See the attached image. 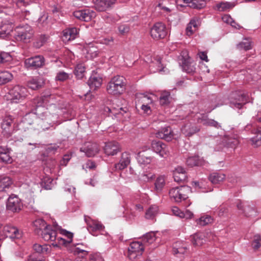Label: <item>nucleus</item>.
Segmentation results:
<instances>
[{
	"mask_svg": "<svg viewBox=\"0 0 261 261\" xmlns=\"http://www.w3.org/2000/svg\"><path fill=\"white\" fill-rule=\"evenodd\" d=\"M125 78L123 76L117 75L113 77L107 86V91L113 95H120L125 89Z\"/></svg>",
	"mask_w": 261,
	"mask_h": 261,
	"instance_id": "obj_1",
	"label": "nucleus"
},
{
	"mask_svg": "<svg viewBox=\"0 0 261 261\" xmlns=\"http://www.w3.org/2000/svg\"><path fill=\"white\" fill-rule=\"evenodd\" d=\"M191 193V188L189 186H182L172 188L169 192L171 199L175 202H180L186 200Z\"/></svg>",
	"mask_w": 261,
	"mask_h": 261,
	"instance_id": "obj_2",
	"label": "nucleus"
},
{
	"mask_svg": "<svg viewBox=\"0 0 261 261\" xmlns=\"http://www.w3.org/2000/svg\"><path fill=\"white\" fill-rule=\"evenodd\" d=\"M145 246L140 242L131 243L128 248L127 257L131 261H137L144 251Z\"/></svg>",
	"mask_w": 261,
	"mask_h": 261,
	"instance_id": "obj_3",
	"label": "nucleus"
},
{
	"mask_svg": "<svg viewBox=\"0 0 261 261\" xmlns=\"http://www.w3.org/2000/svg\"><path fill=\"white\" fill-rule=\"evenodd\" d=\"M167 33L165 25L162 22L155 23L150 29V34L154 40H159L166 37Z\"/></svg>",
	"mask_w": 261,
	"mask_h": 261,
	"instance_id": "obj_4",
	"label": "nucleus"
},
{
	"mask_svg": "<svg viewBox=\"0 0 261 261\" xmlns=\"http://www.w3.org/2000/svg\"><path fill=\"white\" fill-rule=\"evenodd\" d=\"M12 102H18L25 98L27 95V90L24 87L15 86L11 89L9 93Z\"/></svg>",
	"mask_w": 261,
	"mask_h": 261,
	"instance_id": "obj_5",
	"label": "nucleus"
},
{
	"mask_svg": "<svg viewBox=\"0 0 261 261\" xmlns=\"http://www.w3.org/2000/svg\"><path fill=\"white\" fill-rule=\"evenodd\" d=\"M16 31L17 35L15 38L18 41H29L33 35V31L28 25L18 27L16 28Z\"/></svg>",
	"mask_w": 261,
	"mask_h": 261,
	"instance_id": "obj_6",
	"label": "nucleus"
},
{
	"mask_svg": "<svg viewBox=\"0 0 261 261\" xmlns=\"http://www.w3.org/2000/svg\"><path fill=\"white\" fill-rule=\"evenodd\" d=\"M206 0H176L178 9L189 6L193 8L201 9L205 5Z\"/></svg>",
	"mask_w": 261,
	"mask_h": 261,
	"instance_id": "obj_7",
	"label": "nucleus"
},
{
	"mask_svg": "<svg viewBox=\"0 0 261 261\" xmlns=\"http://www.w3.org/2000/svg\"><path fill=\"white\" fill-rule=\"evenodd\" d=\"M85 221L87 225L89 231L93 236L97 231L102 230L104 228L102 224L97 220L91 219L89 217L85 216Z\"/></svg>",
	"mask_w": 261,
	"mask_h": 261,
	"instance_id": "obj_8",
	"label": "nucleus"
},
{
	"mask_svg": "<svg viewBox=\"0 0 261 261\" xmlns=\"http://www.w3.org/2000/svg\"><path fill=\"white\" fill-rule=\"evenodd\" d=\"M230 105L233 108L241 109L247 102L246 96L241 92L233 93L231 96Z\"/></svg>",
	"mask_w": 261,
	"mask_h": 261,
	"instance_id": "obj_9",
	"label": "nucleus"
},
{
	"mask_svg": "<svg viewBox=\"0 0 261 261\" xmlns=\"http://www.w3.org/2000/svg\"><path fill=\"white\" fill-rule=\"evenodd\" d=\"M3 234L11 239H20L22 236V232L15 226L6 225L3 228L2 236Z\"/></svg>",
	"mask_w": 261,
	"mask_h": 261,
	"instance_id": "obj_10",
	"label": "nucleus"
},
{
	"mask_svg": "<svg viewBox=\"0 0 261 261\" xmlns=\"http://www.w3.org/2000/svg\"><path fill=\"white\" fill-rule=\"evenodd\" d=\"M238 208L241 211L246 217L253 218L257 216V212L255 208L252 205L244 204L241 202L237 204Z\"/></svg>",
	"mask_w": 261,
	"mask_h": 261,
	"instance_id": "obj_11",
	"label": "nucleus"
},
{
	"mask_svg": "<svg viewBox=\"0 0 261 261\" xmlns=\"http://www.w3.org/2000/svg\"><path fill=\"white\" fill-rule=\"evenodd\" d=\"M60 228L57 224L54 226V229H51L49 226L46 229L43 231L41 233L42 238L44 240L47 241H56L57 239V231L59 232V229Z\"/></svg>",
	"mask_w": 261,
	"mask_h": 261,
	"instance_id": "obj_12",
	"label": "nucleus"
},
{
	"mask_svg": "<svg viewBox=\"0 0 261 261\" xmlns=\"http://www.w3.org/2000/svg\"><path fill=\"white\" fill-rule=\"evenodd\" d=\"M20 200L17 196H11L8 199L7 208L12 212H17L21 210Z\"/></svg>",
	"mask_w": 261,
	"mask_h": 261,
	"instance_id": "obj_13",
	"label": "nucleus"
},
{
	"mask_svg": "<svg viewBox=\"0 0 261 261\" xmlns=\"http://www.w3.org/2000/svg\"><path fill=\"white\" fill-rule=\"evenodd\" d=\"M151 149L161 157H164L168 152L166 145L161 141H153Z\"/></svg>",
	"mask_w": 261,
	"mask_h": 261,
	"instance_id": "obj_14",
	"label": "nucleus"
},
{
	"mask_svg": "<svg viewBox=\"0 0 261 261\" xmlns=\"http://www.w3.org/2000/svg\"><path fill=\"white\" fill-rule=\"evenodd\" d=\"M44 64V58L41 56L29 58L25 61V65L27 67L39 68Z\"/></svg>",
	"mask_w": 261,
	"mask_h": 261,
	"instance_id": "obj_15",
	"label": "nucleus"
},
{
	"mask_svg": "<svg viewBox=\"0 0 261 261\" xmlns=\"http://www.w3.org/2000/svg\"><path fill=\"white\" fill-rule=\"evenodd\" d=\"M81 151L84 152L87 156L91 157L98 153L99 149L95 143H86L81 148Z\"/></svg>",
	"mask_w": 261,
	"mask_h": 261,
	"instance_id": "obj_16",
	"label": "nucleus"
},
{
	"mask_svg": "<svg viewBox=\"0 0 261 261\" xmlns=\"http://www.w3.org/2000/svg\"><path fill=\"white\" fill-rule=\"evenodd\" d=\"M73 15L77 19L85 21H90L96 15L94 12L89 10L76 11L74 12Z\"/></svg>",
	"mask_w": 261,
	"mask_h": 261,
	"instance_id": "obj_17",
	"label": "nucleus"
},
{
	"mask_svg": "<svg viewBox=\"0 0 261 261\" xmlns=\"http://www.w3.org/2000/svg\"><path fill=\"white\" fill-rule=\"evenodd\" d=\"M93 2L97 10L104 11L115 4L116 0H93Z\"/></svg>",
	"mask_w": 261,
	"mask_h": 261,
	"instance_id": "obj_18",
	"label": "nucleus"
},
{
	"mask_svg": "<svg viewBox=\"0 0 261 261\" xmlns=\"http://www.w3.org/2000/svg\"><path fill=\"white\" fill-rule=\"evenodd\" d=\"M130 158L129 153H123L119 162L115 165V170H121L125 168L130 163Z\"/></svg>",
	"mask_w": 261,
	"mask_h": 261,
	"instance_id": "obj_19",
	"label": "nucleus"
},
{
	"mask_svg": "<svg viewBox=\"0 0 261 261\" xmlns=\"http://www.w3.org/2000/svg\"><path fill=\"white\" fill-rule=\"evenodd\" d=\"M173 175L174 180L178 182L185 180L187 178L186 170L181 166H178L175 168Z\"/></svg>",
	"mask_w": 261,
	"mask_h": 261,
	"instance_id": "obj_20",
	"label": "nucleus"
},
{
	"mask_svg": "<svg viewBox=\"0 0 261 261\" xmlns=\"http://www.w3.org/2000/svg\"><path fill=\"white\" fill-rule=\"evenodd\" d=\"M77 30L75 28L67 29L63 32L62 40L64 42L74 39L77 35Z\"/></svg>",
	"mask_w": 261,
	"mask_h": 261,
	"instance_id": "obj_21",
	"label": "nucleus"
},
{
	"mask_svg": "<svg viewBox=\"0 0 261 261\" xmlns=\"http://www.w3.org/2000/svg\"><path fill=\"white\" fill-rule=\"evenodd\" d=\"M120 151V146L117 142H111L107 143L105 147V151L108 155H113Z\"/></svg>",
	"mask_w": 261,
	"mask_h": 261,
	"instance_id": "obj_22",
	"label": "nucleus"
},
{
	"mask_svg": "<svg viewBox=\"0 0 261 261\" xmlns=\"http://www.w3.org/2000/svg\"><path fill=\"white\" fill-rule=\"evenodd\" d=\"M192 244L197 247H199L204 244L206 242L205 236L204 233L199 232L194 234L191 236Z\"/></svg>",
	"mask_w": 261,
	"mask_h": 261,
	"instance_id": "obj_23",
	"label": "nucleus"
},
{
	"mask_svg": "<svg viewBox=\"0 0 261 261\" xmlns=\"http://www.w3.org/2000/svg\"><path fill=\"white\" fill-rule=\"evenodd\" d=\"M186 163L187 165L190 167L194 166H202L206 163L203 158H200L198 156H193L188 158Z\"/></svg>",
	"mask_w": 261,
	"mask_h": 261,
	"instance_id": "obj_24",
	"label": "nucleus"
},
{
	"mask_svg": "<svg viewBox=\"0 0 261 261\" xmlns=\"http://www.w3.org/2000/svg\"><path fill=\"white\" fill-rule=\"evenodd\" d=\"M44 81L41 77H36L28 81V86L32 90H38L43 86Z\"/></svg>",
	"mask_w": 261,
	"mask_h": 261,
	"instance_id": "obj_25",
	"label": "nucleus"
},
{
	"mask_svg": "<svg viewBox=\"0 0 261 261\" xmlns=\"http://www.w3.org/2000/svg\"><path fill=\"white\" fill-rule=\"evenodd\" d=\"M172 212L173 215L181 218L191 219L193 216V214L189 210H186L184 212L176 206L172 207Z\"/></svg>",
	"mask_w": 261,
	"mask_h": 261,
	"instance_id": "obj_26",
	"label": "nucleus"
},
{
	"mask_svg": "<svg viewBox=\"0 0 261 261\" xmlns=\"http://www.w3.org/2000/svg\"><path fill=\"white\" fill-rule=\"evenodd\" d=\"M13 31V26L11 23H2L0 24V38H5L10 35Z\"/></svg>",
	"mask_w": 261,
	"mask_h": 261,
	"instance_id": "obj_27",
	"label": "nucleus"
},
{
	"mask_svg": "<svg viewBox=\"0 0 261 261\" xmlns=\"http://www.w3.org/2000/svg\"><path fill=\"white\" fill-rule=\"evenodd\" d=\"M149 68L151 72H155L156 71L161 72L162 71L160 58L156 57L153 58V60L151 59L149 63Z\"/></svg>",
	"mask_w": 261,
	"mask_h": 261,
	"instance_id": "obj_28",
	"label": "nucleus"
},
{
	"mask_svg": "<svg viewBox=\"0 0 261 261\" xmlns=\"http://www.w3.org/2000/svg\"><path fill=\"white\" fill-rule=\"evenodd\" d=\"M226 176L222 173H212L208 179L213 184H220L225 179Z\"/></svg>",
	"mask_w": 261,
	"mask_h": 261,
	"instance_id": "obj_29",
	"label": "nucleus"
},
{
	"mask_svg": "<svg viewBox=\"0 0 261 261\" xmlns=\"http://www.w3.org/2000/svg\"><path fill=\"white\" fill-rule=\"evenodd\" d=\"M102 79L97 76L93 75L90 77L88 81V85L91 89L94 90L99 88L101 84Z\"/></svg>",
	"mask_w": 261,
	"mask_h": 261,
	"instance_id": "obj_30",
	"label": "nucleus"
},
{
	"mask_svg": "<svg viewBox=\"0 0 261 261\" xmlns=\"http://www.w3.org/2000/svg\"><path fill=\"white\" fill-rule=\"evenodd\" d=\"M199 130V128L193 126V125L190 123L186 124L181 129V132L186 136H188L192 135L193 134L198 132Z\"/></svg>",
	"mask_w": 261,
	"mask_h": 261,
	"instance_id": "obj_31",
	"label": "nucleus"
},
{
	"mask_svg": "<svg viewBox=\"0 0 261 261\" xmlns=\"http://www.w3.org/2000/svg\"><path fill=\"white\" fill-rule=\"evenodd\" d=\"M199 25V22L198 19H192L186 28V34L190 36L198 29Z\"/></svg>",
	"mask_w": 261,
	"mask_h": 261,
	"instance_id": "obj_32",
	"label": "nucleus"
},
{
	"mask_svg": "<svg viewBox=\"0 0 261 261\" xmlns=\"http://www.w3.org/2000/svg\"><path fill=\"white\" fill-rule=\"evenodd\" d=\"M173 133L170 127H166L156 134V137L169 141L173 137Z\"/></svg>",
	"mask_w": 261,
	"mask_h": 261,
	"instance_id": "obj_33",
	"label": "nucleus"
},
{
	"mask_svg": "<svg viewBox=\"0 0 261 261\" xmlns=\"http://www.w3.org/2000/svg\"><path fill=\"white\" fill-rule=\"evenodd\" d=\"M34 226L35 227V231L37 233H39L41 232L42 233L43 231L46 229L49 226L46 225V223L44 220L42 219H37L34 222Z\"/></svg>",
	"mask_w": 261,
	"mask_h": 261,
	"instance_id": "obj_34",
	"label": "nucleus"
},
{
	"mask_svg": "<svg viewBox=\"0 0 261 261\" xmlns=\"http://www.w3.org/2000/svg\"><path fill=\"white\" fill-rule=\"evenodd\" d=\"M254 136L251 138V142L255 146L261 145V127H257L254 129Z\"/></svg>",
	"mask_w": 261,
	"mask_h": 261,
	"instance_id": "obj_35",
	"label": "nucleus"
},
{
	"mask_svg": "<svg viewBox=\"0 0 261 261\" xmlns=\"http://www.w3.org/2000/svg\"><path fill=\"white\" fill-rule=\"evenodd\" d=\"M235 5V3L221 2L216 5L215 9L219 11H226L232 9Z\"/></svg>",
	"mask_w": 261,
	"mask_h": 261,
	"instance_id": "obj_36",
	"label": "nucleus"
},
{
	"mask_svg": "<svg viewBox=\"0 0 261 261\" xmlns=\"http://www.w3.org/2000/svg\"><path fill=\"white\" fill-rule=\"evenodd\" d=\"M146 96L143 94H139L137 96L136 107L140 108L144 113L147 110V106L145 105Z\"/></svg>",
	"mask_w": 261,
	"mask_h": 261,
	"instance_id": "obj_37",
	"label": "nucleus"
},
{
	"mask_svg": "<svg viewBox=\"0 0 261 261\" xmlns=\"http://www.w3.org/2000/svg\"><path fill=\"white\" fill-rule=\"evenodd\" d=\"M12 120L10 119L5 120L2 124V128L3 129V133L4 136L7 137L10 136L12 132L11 127Z\"/></svg>",
	"mask_w": 261,
	"mask_h": 261,
	"instance_id": "obj_38",
	"label": "nucleus"
},
{
	"mask_svg": "<svg viewBox=\"0 0 261 261\" xmlns=\"http://www.w3.org/2000/svg\"><path fill=\"white\" fill-rule=\"evenodd\" d=\"M12 181L9 177L4 176L0 178V191H4L12 185Z\"/></svg>",
	"mask_w": 261,
	"mask_h": 261,
	"instance_id": "obj_39",
	"label": "nucleus"
},
{
	"mask_svg": "<svg viewBox=\"0 0 261 261\" xmlns=\"http://www.w3.org/2000/svg\"><path fill=\"white\" fill-rule=\"evenodd\" d=\"M0 159L6 163H11L12 159L10 155L9 151L7 149L0 148Z\"/></svg>",
	"mask_w": 261,
	"mask_h": 261,
	"instance_id": "obj_40",
	"label": "nucleus"
},
{
	"mask_svg": "<svg viewBox=\"0 0 261 261\" xmlns=\"http://www.w3.org/2000/svg\"><path fill=\"white\" fill-rule=\"evenodd\" d=\"M222 19L224 22L230 25L234 28L237 29H240L241 28V27L229 15H224L222 17Z\"/></svg>",
	"mask_w": 261,
	"mask_h": 261,
	"instance_id": "obj_41",
	"label": "nucleus"
},
{
	"mask_svg": "<svg viewBox=\"0 0 261 261\" xmlns=\"http://www.w3.org/2000/svg\"><path fill=\"white\" fill-rule=\"evenodd\" d=\"M13 77L12 74L7 71H0V85L5 84L10 81Z\"/></svg>",
	"mask_w": 261,
	"mask_h": 261,
	"instance_id": "obj_42",
	"label": "nucleus"
},
{
	"mask_svg": "<svg viewBox=\"0 0 261 261\" xmlns=\"http://www.w3.org/2000/svg\"><path fill=\"white\" fill-rule=\"evenodd\" d=\"M252 42L249 39H245L238 44L237 47L239 49L249 50L252 48Z\"/></svg>",
	"mask_w": 261,
	"mask_h": 261,
	"instance_id": "obj_43",
	"label": "nucleus"
},
{
	"mask_svg": "<svg viewBox=\"0 0 261 261\" xmlns=\"http://www.w3.org/2000/svg\"><path fill=\"white\" fill-rule=\"evenodd\" d=\"M171 98L168 92L164 91L162 93L160 98V102L162 106H167L171 103Z\"/></svg>",
	"mask_w": 261,
	"mask_h": 261,
	"instance_id": "obj_44",
	"label": "nucleus"
},
{
	"mask_svg": "<svg viewBox=\"0 0 261 261\" xmlns=\"http://www.w3.org/2000/svg\"><path fill=\"white\" fill-rule=\"evenodd\" d=\"M186 248V246L181 242H177L173 245V250L174 254L184 253Z\"/></svg>",
	"mask_w": 261,
	"mask_h": 261,
	"instance_id": "obj_45",
	"label": "nucleus"
},
{
	"mask_svg": "<svg viewBox=\"0 0 261 261\" xmlns=\"http://www.w3.org/2000/svg\"><path fill=\"white\" fill-rule=\"evenodd\" d=\"M197 223L201 226H205L213 222V219L208 215H203L197 220Z\"/></svg>",
	"mask_w": 261,
	"mask_h": 261,
	"instance_id": "obj_46",
	"label": "nucleus"
},
{
	"mask_svg": "<svg viewBox=\"0 0 261 261\" xmlns=\"http://www.w3.org/2000/svg\"><path fill=\"white\" fill-rule=\"evenodd\" d=\"M158 213V207L155 205L150 206L148 209V220L154 221V218Z\"/></svg>",
	"mask_w": 261,
	"mask_h": 261,
	"instance_id": "obj_47",
	"label": "nucleus"
},
{
	"mask_svg": "<svg viewBox=\"0 0 261 261\" xmlns=\"http://www.w3.org/2000/svg\"><path fill=\"white\" fill-rule=\"evenodd\" d=\"M34 250L39 253H46L49 249V246L47 245H41L36 244L34 245Z\"/></svg>",
	"mask_w": 261,
	"mask_h": 261,
	"instance_id": "obj_48",
	"label": "nucleus"
},
{
	"mask_svg": "<svg viewBox=\"0 0 261 261\" xmlns=\"http://www.w3.org/2000/svg\"><path fill=\"white\" fill-rule=\"evenodd\" d=\"M85 66L82 64H78L75 69V74L79 79H82L84 76Z\"/></svg>",
	"mask_w": 261,
	"mask_h": 261,
	"instance_id": "obj_49",
	"label": "nucleus"
},
{
	"mask_svg": "<svg viewBox=\"0 0 261 261\" xmlns=\"http://www.w3.org/2000/svg\"><path fill=\"white\" fill-rule=\"evenodd\" d=\"M165 185V179L162 176H159L154 183L155 189L156 191H160Z\"/></svg>",
	"mask_w": 261,
	"mask_h": 261,
	"instance_id": "obj_50",
	"label": "nucleus"
},
{
	"mask_svg": "<svg viewBox=\"0 0 261 261\" xmlns=\"http://www.w3.org/2000/svg\"><path fill=\"white\" fill-rule=\"evenodd\" d=\"M261 237L259 235L256 234L254 236L252 243V247L254 250H257L261 246Z\"/></svg>",
	"mask_w": 261,
	"mask_h": 261,
	"instance_id": "obj_51",
	"label": "nucleus"
},
{
	"mask_svg": "<svg viewBox=\"0 0 261 261\" xmlns=\"http://www.w3.org/2000/svg\"><path fill=\"white\" fill-rule=\"evenodd\" d=\"M146 159V152L145 151H143L138 153L137 160L139 164L145 165Z\"/></svg>",
	"mask_w": 261,
	"mask_h": 261,
	"instance_id": "obj_52",
	"label": "nucleus"
},
{
	"mask_svg": "<svg viewBox=\"0 0 261 261\" xmlns=\"http://www.w3.org/2000/svg\"><path fill=\"white\" fill-rule=\"evenodd\" d=\"M69 74L64 71H61L57 73L56 77V80L59 81H65L69 79Z\"/></svg>",
	"mask_w": 261,
	"mask_h": 261,
	"instance_id": "obj_53",
	"label": "nucleus"
},
{
	"mask_svg": "<svg viewBox=\"0 0 261 261\" xmlns=\"http://www.w3.org/2000/svg\"><path fill=\"white\" fill-rule=\"evenodd\" d=\"M59 232L65 237H67L68 240V244L70 243L72 241V238L73 237L72 233L67 231L65 230L62 229L61 228H59Z\"/></svg>",
	"mask_w": 261,
	"mask_h": 261,
	"instance_id": "obj_54",
	"label": "nucleus"
},
{
	"mask_svg": "<svg viewBox=\"0 0 261 261\" xmlns=\"http://www.w3.org/2000/svg\"><path fill=\"white\" fill-rule=\"evenodd\" d=\"M11 60L10 55L6 53H2L0 54V63H3Z\"/></svg>",
	"mask_w": 261,
	"mask_h": 261,
	"instance_id": "obj_55",
	"label": "nucleus"
},
{
	"mask_svg": "<svg viewBox=\"0 0 261 261\" xmlns=\"http://www.w3.org/2000/svg\"><path fill=\"white\" fill-rule=\"evenodd\" d=\"M118 30L121 35H125L129 31V27L125 24L120 25L118 27Z\"/></svg>",
	"mask_w": 261,
	"mask_h": 261,
	"instance_id": "obj_56",
	"label": "nucleus"
},
{
	"mask_svg": "<svg viewBox=\"0 0 261 261\" xmlns=\"http://www.w3.org/2000/svg\"><path fill=\"white\" fill-rule=\"evenodd\" d=\"M156 240V233L150 232L148 233V245L152 244Z\"/></svg>",
	"mask_w": 261,
	"mask_h": 261,
	"instance_id": "obj_57",
	"label": "nucleus"
},
{
	"mask_svg": "<svg viewBox=\"0 0 261 261\" xmlns=\"http://www.w3.org/2000/svg\"><path fill=\"white\" fill-rule=\"evenodd\" d=\"M67 243H68V240H65L61 237H57L56 242L55 243H53V245L54 246H57L58 244L59 245H65Z\"/></svg>",
	"mask_w": 261,
	"mask_h": 261,
	"instance_id": "obj_58",
	"label": "nucleus"
},
{
	"mask_svg": "<svg viewBox=\"0 0 261 261\" xmlns=\"http://www.w3.org/2000/svg\"><path fill=\"white\" fill-rule=\"evenodd\" d=\"M31 0H13V3H15L18 7L21 5L26 6L29 4L30 1Z\"/></svg>",
	"mask_w": 261,
	"mask_h": 261,
	"instance_id": "obj_59",
	"label": "nucleus"
},
{
	"mask_svg": "<svg viewBox=\"0 0 261 261\" xmlns=\"http://www.w3.org/2000/svg\"><path fill=\"white\" fill-rule=\"evenodd\" d=\"M204 124H206L208 125L213 126L216 127H219L220 126L219 123L214 120H209L204 123Z\"/></svg>",
	"mask_w": 261,
	"mask_h": 261,
	"instance_id": "obj_60",
	"label": "nucleus"
},
{
	"mask_svg": "<svg viewBox=\"0 0 261 261\" xmlns=\"http://www.w3.org/2000/svg\"><path fill=\"white\" fill-rule=\"evenodd\" d=\"M70 157L69 155H65L61 162L62 165L66 166L67 162L70 160Z\"/></svg>",
	"mask_w": 261,
	"mask_h": 261,
	"instance_id": "obj_61",
	"label": "nucleus"
},
{
	"mask_svg": "<svg viewBox=\"0 0 261 261\" xmlns=\"http://www.w3.org/2000/svg\"><path fill=\"white\" fill-rule=\"evenodd\" d=\"M43 99L42 97L37 98V99L34 100V103L36 104L37 107L42 106L43 102Z\"/></svg>",
	"mask_w": 261,
	"mask_h": 261,
	"instance_id": "obj_62",
	"label": "nucleus"
},
{
	"mask_svg": "<svg viewBox=\"0 0 261 261\" xmlns=\"http://www.w3.org/2000/svg\"><path fill=\"white\" fill-rule=\"evenodd\" d=\"M90 261H104V260L99 255H93L90 257Z\"/></svg>",
	"mask_w": 261,
	"mask_h": 261,
	"instance_id": "obj_63",
	"label": "nucleus"
},
{
	"mask_svg": "<svg viewBox=\"0 0 261 261\" xmlns=\"http://www.w3.org/2000/svg\"><path fill=\"white\" fill-rule=\"evenodd\" d=\"M95 167V165L94 163H93V162H91L90 161H89L88 162H87V163L86 164V168H88V169H94Z\"/></svg>",
	"mask_w": 261,
	"mask_h": 261,
	"instance_id": "obj_64",
	"label": "nucleus"
}]
</instances>
